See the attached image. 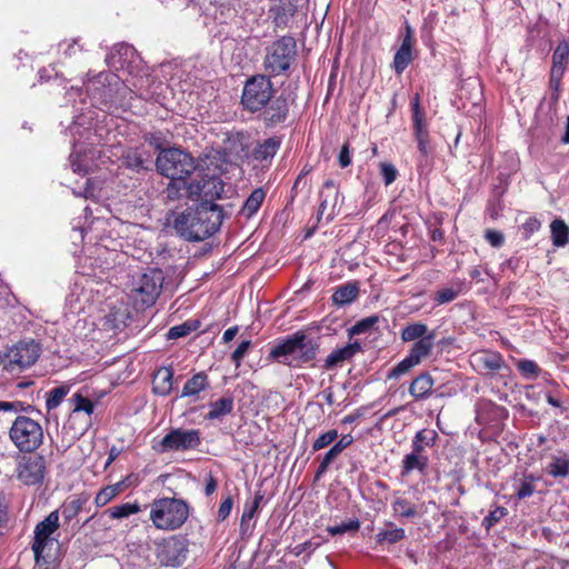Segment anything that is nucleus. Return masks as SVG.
<instances>
[{
    "mask_svg": "<svg viewBox=\"0 0 569 569\" xmlns=\"http://www.w3.org/2000/svg\"><path fill=\"white\" fill-rule=\"evenodd\" d=\"M10 440L24 453H32L43 442L41 425L26 416H18L9 430Z\"/></svg>",
    "mask_w": 569,
    "mask_h": 569,
    "instance_id": "1a4fd4ad",
    "label": "nucleus"
},
{
    "mask_svg": "<svg viewBox=\"0 0 569 569\" xmlns=\"http://www.w3.org/2000/svg\"><path fill=\"white\" fill-rule=\"evenodd\" d=\"M140 510H141L140 505L137 501H134V502H124L121 505L113 506V507L109 508L107 510V512L111 519H122V518H127L131 515H136V513L140 512Z\"/></svg>",
    "mask_w": 569,
    "mask_h": 569,
    "instance_id": "37998d69",
    "label": "nucleus"
},
{
    "mask_svg": "<svg viewBox=\"0 0 569 569\" xmlns=\"http://www.w3.org/2000/svg\"><path fill=\"white\" fill-rule=\"evenodd\" d=\"M272 94L273 88L270 77L256 74L246 81L241 103L250 112L261 111L269 103Z\"/></svg>",
    "mask_w": 569,
    "mask_h": 569,
    "instance_id": "9d476101",
    "label": "nucleus"
},
{
    "mask_svg": "<svg viewBox=\"0 0 569 569\" xmlns=\"http://www.w3.org/2000/svg\"><path fill=\"white\" fill-rule=\"evenodd\" d=\"M258 511L257 505H251L247 502L243 508V512L241 516L240 529L242 532H247L253 526H250V521L254 518Z\"/></svg>",
    "mask_w": 569,
    "mask_h": 569,
    "instance_id": "680f3d73",
    "label": "nucleus"
},
{
    "mask_svg": "<svg viewBox=\"0 0 569 569\" xmlns=\"http://www.w3.org/2000/svg\"><path fill=\"white\" fill-rule=\"evenodd\" d=\"M429 467V457L427 455L416 453L413 451L403 456L400 466V475L407 477L413 471H418L421 476L427 473Z\"/></svg>",
    "mask_w": 569,
    "mask_h": 569,
    "instance_id": "a878e982",
    "label": "nucleus"
},
{
    "mask_svg": "<svg viewBox=\"0 0 569 569\" xmlns=\"http://www.w3.org/2000/svg\"><path fill=\"white\" fill-rule=\"evenodd\" d=\"M69 402L71 403V412L68 423L76 430V433L83 436L92 425L91 416L96 403L81 392L73 393Z\"/></svg>",
    "mask_w": 569,
    "mask_h": 569,
    "instance_id": "4468645a",
    "label": "nucleus"
},
{
    "mask_svg": "<svg viewBox=\"0 0 569 569\" xmlns=\"http://www.w3.org/2000/svg\"><path fill=\"white\" fill-rule=\"evenodd\" d=\"M378 320H379L378 316H371V317L361 319L360 321H358L356 325H353L350 328L349 332H350V335L365 333V332L369 331L378 322Z\"/></svg>",
    "mask_w": 569,
    "mask_h": 569,
    "instance_id": "e2e57ef3",
    "label": "nucleus"
},
{
    "mask_svg": "<svg viewBox=\"0 0 569 569\" xmlns=\"http://www.w3.org/2000/svg\"><path fill=\"white\" fill-rule=\"evenodd\" d=\"M517 369L523 378H537L541 373L539 366L530 359H520L517 361Z\"/></svg>",
    "mask_w": 569,
    "mask_h": 569,
    "instance_id": "603ef678",
    "label": "nucleus"
},
{
    "mask_svg": "<svg viewBox=\"0 0 569 569\" xmlns=\"http://www.w3.org/2000/svg\"><path fill=\"white\" fill-rule=\"evenodd\" d=\"M320 204L318 214L321 217L323 214L327 216V219L330 220L333 216L340 211V193L332 180H327L322 190L320 191Z\"/></svg>",
    "mask_w": 569,
    "mask_h": 569,
    "instance_id": "f3484780",
    "label": "nucleus"
},
{
    "mask_svg": "<svg viewBox=\"0 0 569 569\" xmlns=\"http://www.w3.org/2000/svg\"><path fill=\"white\" fill-rule=\"evenodd\" d=\"M33 407L30 405L24 406L21 401H0V411L4 412H30Z\"/></svg>",
    "mask_w": 569,
    "mask_h": 569,
    "instance_id": "69168bd1",
    "label": "nucleus"
},
{
    "mask_svg": "<svg viewBox=\"0 0 569 569\" xmlns=\"http://www.w3.org/2000/svg\"><path fill=\"white\" fill-rule=\"evenodd\" d=\"M46 475V460L40 455H23L19 457L16 477L26 486L41 485Z\"/></svg>",
    "mask_w": 569,
    "mask_h": 569,
    "instance_id": "dca6fc26",
    "label": "nucleus"
},
{
    "mask_svg": "<svg viewBox=\"0 0 569 569\" xmlns=\"http://www.w3.org/2000/svg\"><path fill=\"white\" fill-rule=\"evenodd\" d=\"M223 221L222 208L216 203L201 202L181 212H172L168 222L188 241H202L219 231Z\"/></svg>",
    "mask_w": 569,
    "mask_h": 569,
    "instance_id": "f257e3e1",
    "label": "nucleus"
},
{
    "mask_svg": "<svg viewBox=\"0 0 569 569\" xmlns=\"http://www.w3.org/2000/svg\"><path fill=\"white\" fill-rule=\"evenodd\" d=\"M201 445V432L198 429H171L160 441L159 451H190Z\"/></svg>",
    "mask_w": 569,
    "mask_h": 569,
    "instance_id": "ddd939ff",
    "label": "nucleus"
},
{
    "mask_svg": "<svg viewBox=\"0 0 569 569\" xmlns=\"http://www.w3.org/2000/svg\"><path fill=\"white\" fill-rule=\"evenodd\" d=\"M508 515L507 508L502 506H497L493 510L482 519V527L486 530H490L493 526H496L503 517Z\"/></svg>",
    "mask_w": 569,
    "mask_h": 569,
    "instance_id": "6e6d98bb",
    "label": "nucleus"
},
{
    "mask_svg": "<svg viewBox=\"0 0 569 569\" xmlns=\"http://www.w3.org/2000/svg\"><path fill=\"white\" fill-rule=\"evenodd\" d=\"M201 326V321L198 319H189L180 325L171 327L167 332V339L176 340L179 338L187 337L191 332L198 330Z\"/></svg>",
    "mask_w": 569,
    "mask_h": 569,
    "instance_id": "a19ab883",
    "label": "nucleus"
},
{
    "mask_svg": "<svg viewBox=\"0 0 569 569\" xmlns=\"http://www.w3.org/2000/svg\"><path fill=\"white\" fill-rule=\"evenodd\" d=\"M262 120L267 127H274L282 123L289 112V101L283 94L271 98L269 103L261 110Z\"/></svg>",
    "mask_w": 569,
    "mask_h": 569,
    "instance_id": "a211bd4d",
    "label": "nucleus"
},
{
    "mask_svg": "<svg viewBox=\"0 0 569 569\" xmlns=\"http://www.w3.org/2000/svg\"><path fill=\"white\" fill-rule=\"evenodd\" d=\"M435 380L429 372L417 376L409 386V393L415 400H425L430 397Z\"/></svg>",
    "mask_w": 569,
    "mask_h": 569,
    "instance_id": "473e14b6",
    "label": "nucleus"
},
{
    "mask_svg": "<svg viewBox=\"0 0 569 569\" xmlns=\"http://www.w3.org/2000/svg\"><path fill=\"white\" fill-rule=\"evenodd\" d=\"M251 346L250 340H243L240 342V345L236 348V350L231 353V361L234 363V366L238 368L240 367L246 353L248 352L249 348Z\"/></svg>",
    "mask_w": 569,
    "mask_h": 569,
    "instance_id": "338daca9",
    "label": "nucleus"
},
{
    "mask_svg": "<svg viewBox=\"0 0 569 569\" xmlns=\"http://www.w3.org/2000/svg\"><path fill=\"white\" fill-rule=\"evenodd\" d=\"M473 361L479 370L486 373H495L506 367L505 359L500 352L485 350L473 355Z\"/></svg>",
    "mask_w": 569,
    "mask_h": 569,
    "instance_id": "393cba45",
    "label": "nucleus"
},
{
    "mask_svg": "<svg viewBox=\"0 0 569 569\" xmlns=\"http://www.w3.org/2000/svg\"><path fill=\"white\" fill-rule=\"evenodd\" d=\"M416 366H418V363L409 355H407L400 362H398L387 372V379H398Z\"/></svg>",
    "mask_w": 569,
    "mask_h": 569,
    "instance_id": "3c124183",
    "label": "nucleus"
},
{
    "mask_svg": "<svg viewBox=\"0 0 569 569\" xmlns=\"http://www.w3.org/2000/svg\"><path fill=\"white\" fill-rule=\"evenodd\" d=\"M319 348L318 339L306 335L303 331H296L278 340L270 349L268 359L298 369L311 365L317 358Z\"/></svg>",
    "mask_w": 569,
    "mask_h": 569,
    "instance_id": "7ed1b4c3",
    "label": "nucleus"
},
{
    "mask_svg": "<svg viewBox=\"0 0 569 569\" xmlns=\"http://www.w3.org/2000/svg\"><path fill=\"white\" fill-rule=\"evenodd\" d=\"M429 331L427 325L422 322L409 323L401 329V340L405 342L418 341L425 338H429Z\"/></svg>",
    "mask_w": 569,
    "mask_h": 569,
    "instance_id": "4c0bfd02",
    "label": "nucleus"
},
{
    "mask_svg": "<svg viewBox=\"0 0 569 569\" xmlns=\"http://www.w3.org/2000/svg\"><path fill=\"white\" fill-rule=\"evenodd\" d=\"M206 189L203 190V201L212 203V200L221 198L224 191V184L221 179L217 177H208L204 179Z\"/></svg>",
    "mask_w": 569,
    "mask_h": 569,
    "instance_id": "58836bf2",
    "label": "nucleus"
},
{
    "mask_svg": "<svg viewBox=\"0 0 569 569\" xmlns=\"http://www.w3.org/2000/svg\"><path fill=\"white\" fill-rule=\"evenodd\" d=\"M339 435L336 429H330L323 433H321L313 442H312V451H319L338 439Z\"/></svg>",
    "mask_w": 569,
    "mask_h": 569,
    "instance_id": "13d9d810",
    "label": "nucleus"
},
{
    "mask_svg": "<svg viewBox=\"0 0 569 569\" xmlns=\"http://www.w3.org/2000/svg\"><path fill=\"white\" fill-rule=\"evenodd\" d=\"M149 519L153 527L162 531L180 529L189 518V503L179 498L163 497L154 499L150 506Z\"/></svg>",
    "mask_w": 569,
    "mask_h": 569,
    "instance_id": "20e7f679",
    "label": "nucleus"
},
{
    "mask_svg": "<svg viewBox=\"0 0 569 569\" xmlns=\"http://www.w3.org/2000/svg\"><path fill=\"white\" fill-rule=\"evenodd\" d=\"M68 386H59L49 390L46 395V407L48 410H53L60 406L63 398L69 393Z\"/></svg>",
    "mask_w": 569,
    "mask_h": 569,
    "instance_id": "de8ad7c7",
    "label": "nucleus"
},
{
    "mask_svg": "<svg viewBox=\"0 0 569 569\" xmlns=\"http://www.w3.org/2000/svg\"><path fill=\"white\" fill-rule=\"evenodd\" d=\"M209 411L204 416L209 421H221L224 417L232 413L234 408V400L231 395H226L214 401L208 403Z\"/></svg>",
    "mask_w": 569,
    "mask_h": 569,
    "instance_id": "cd10ccee",
    "label": "nucleus"
},
{
    "mask_svg": "<svg viewBox=\"0 0 569 569\" xmlns=\"http://www.w3.org/2000/svg\"><path fill=\"white\" fill-rule=\"evenodd\" d=\"M210 386L208 375L203 371L194 373L183 385L180 393L181 398H192L193 400L200 399V393L206 391Z\"/></svg>",
    "mask_w": 569,
    "mask_h": 569,
    "instance_id": "bb28decb",
    "label": "nucleus"
},
{
    "mask_svg": "<svg viewBox=\"0 0 569 569\" xmlns=\"http://www.w3.org/2000/svg\"><path fill=\"white\" fill-rule=\"evenodd\" d=\"M91 104L108 111L129 108L133 90L114 72H100L86 84Z\"/></svg>",
    "mask_w": 569,
    "mask_h": 569,
    "instance_id": "f03ea898",
    "label": "nucleus"
},
{
    "mask_svg": "<svg viewBox=\"0 0 569 569\" xmlns=\"http://www.w3.org/2000/svg\"><path fill=\"white\" fill-rule=\"evenodd\" d=\"M158 172L169 179L187 178L197 169L194 158L180 148L162 149L156 160Z\"/></svg>",
    "mask_w": 569,
    "mask_h": 569,
    "instance_id": "0eeeda50",
    "label": "nucleus"
},
{
    "mask_svg": "<svg viewBox=\"0 0 569 569\" xmlns=\"http://www.w3.org/2000/svg\"><path fill=\"white\" fill-rule=\"evenodd\" d=\"M359 291V284L356 281H349L338 286L331 296L332 305L337 307L350 305L358 298Z\"/></svg>",
    "mask_w": 569,
    "mask_h": 569,
    "instance_id": "2f4dec72",
    "label": "nucleus"
},
{
    "mask_svg": "<svg viewBox=\"0 0 569 569\" xmlns=\"http://www.w3.org/2000/svg\"><path fill=\"white\" fill-rule=\"evenodd\" d=\"M264 198L266 191L262 188L254 189L246 199L240 210V213L247 219L252 218L260 209L261 204L264 201Z\"/></svg>",
    "mask_w": 569,
    "mask_h": 569,
    "instance_id": "c9c22d12",
    "label": "nucleus"
},
{
    "mask_svg": "<svg viewBox=\"0 0 569 569\" xmlns=\"http://www.w3.org/2000/svg\"><path fill=\"white\" fill-rule=\"evenodd\" d=\"M361 351V345L358 341L349 342L343 347H339L330 352L322 365L325 370H333L342 367L346 361L351 360L358 352Z\"/></svg>",
    "mask_w": 569,
    "mask_h": 569,
    "instance_id": "4be33fe9",
    "label": "nucleus"
},
{
    "mask_svg": "<svg viewBox=\"0 0 569 569\" xmlns=\"http://www.w3.org/2000/svg\"><path fill=\"white\" fill-rule=\"evenodd\" d=\"M296 11L297 6L293 0H271L269 16L277 27H284Z\"/></svg>",
    "mask_w": 569,
    "mask_h": 569,
    "instance_id": "b1692460",
    "label": "nucleus"
},
{
    "mask_svg": "<svg viewBox=\"0 0 569 569\" xmlns=\"http://www.w3.org/2000/svg\"><path fill=\"white\" fill-rule=\"evenodd\" d=\"M188 553V540L172 536L157 543L156 557L162 566L179 567L183 563Z\"/></svg>",
    "mask_w": 569,
    "mask_h": 569,
    "instance_id": "2eb2a0df",
    "label": "nucleus"
},
{
    "mask_svg": "<svg viewBox=\"0 0 569 569\" xmlns=\"http://www.w3.org/2000/svg\"><path fill=\"white\" fill-rule=\"evenodd\" d=\"M435 338L436 332L431 331L429 333V338L416 341L411 346L408 355L419 365L423 359L429 357V355L431 353L435 345Z\"/></svg>",
    "mask_w": 569,
    "mask_h": 569,
    "instance_id": "f704fd0d",
    "label": "nucleus"
},
{
    "mask_svg": "<svg viewBox=\"0 0 569 569\" xmlns=\"http://www.w3.org/2000/svg\"><path fill=\"white\" fill-rule=\"evenodd\" d=\"M82 509V502L80 500H71L69 502H64L59 513L61 512L63 519L66 522H70L72 519H74L79 512Z\"/></svg>",
    "mask_w": 569,
    "mask_h": 569,
    "instance_id": "4d7b16f0",
    "label": "nucleus"
},
{
    "mask_svg": "<svg viewBox=\"0 0 569 569\" xmlns=\"http://www.w3.org/2000/svg\"><path fill=\"white\" fill-rule=\"evenodd\" d=\"M380 174L386 186L393 183L399 174L398 169L390 162L380 163Z\"/></svg>",
    "mask_w": 569,
    "mask_h": 569,
    "instance_id": "0e129e2a",
    "label": "nucleus"
},
{
    "mask_svg": "<svg viewBox=\"0 0 569 569\" xmlns=\"http://www.w3.org/2000/svg\"><path fill=\"white\" fill-rule=\"evenodd\" d=\"M106 63L109 68L117 71H127L129 74H138L142 69V59L129 43L116 44L111 52L106 57Z\"/></svg>",
    "mask_w": 569,
    "mask_h": 569,
    "instance_id": "f8f14e48",
    "label": "nucleus"
},
{
    "mask_svg": "<svg viewBox=\"0 0 569 569\" xmlns=\"http://www.w3.org/2000/svg\"><path fill=\"white\" fill-rule=\"evenodd\" d=\"M121 160L122 166L132 171L140 172L147 169L144 164L146 159L138 149L128 150L126 153H123Z\"/></svg>",
    "mask_w": 569,
    "mask_h": 569,
    "instance_id": "79ce46f5",
    "label": "nucleus"
},
{
    "mask_svg": "<svg viewBox=\"0 0 569 569\" xmlns=\"http://www.w3.org/2000/svg\"><path fill=\"white\" fill-rule=\"evenodd\" d=\"M91 284L92 282L86 279L84 283L77 281L70 288V292L67 297V303L72 312H86V306L90 303L93 297V289L91 288Z\"/></svg>",
    "mask_w": 569,
    "mask_h": 569,
    "instance_id": "6ab92c4d",
    "label": "nucleus"
},
{
    "mask_svg": "<svg viewBox=\"0 0 569 569\" xmlns=\"http://www.w3.org/2000/svg\"><path fill=\"white\" fill-rule=\"evenodd\" d=\"M204 177L192 179L191 181H187L184 179V193L186 198L191 200H197L198 198H203V190L206 189Z\"/></svg>",
    "mask_w": 569,
    "mask_h": 569,
    "instance_id": "8fccbe9b",
    "label": "nucleus"
},
{
    "mask_svg": "<svg viewBox=\"0 0 569 569\" xmlns=\"http://www.w3.org/2000/svg\"><path fill=\"white\" fill-rule=\"evenodd\" d=\"M413 137L417 142L416 168L420 177H428L435 167V148L423 120L419 96L411 101Z\"/></svg>",
    "mask_w": 569,
    "mask_h": 569,
    "instance_id": "423d86ee",
    "label": "nucleus"
},
{
    "mask_svg": "<svg viewBox=\"0 0 569 569\" xmlns=\"http://www.w3.org/2000/svg\"><path fill=\"white\" fill-rule=\"evenodd\" d=\"M539 480V477H536L532 473L523 475V478L519 481L516 487L515 495L518 499L522 500L529 498L535 492V481Z\"/></svg>",
    "mask_w": 569,
    "mask_h": 569,
    "instance_id": "49530a36",
    "label": "nucleus"
},
{
    "mask_svg": "<svg viewBox=\"0 0 569 569\" xmlns=\"http://www.w3.org/2000/svg\"><path fill=\"white\" fill-rule=\"evenodd\" d=\"M360 526H361V523H360L359 519L353 518V519H350L349 521L342 522L341 525H338V526H329L327 528V531L331 536H338V535H343L346 532H357L360 529Z\"/></svg>",
    "mask_w": 569,
    "mask_h": 569,
    "instance_id": "5fc2aeb1",
    "label": "nucleus"
},
{
    "mask_svg": "<svg viewBox=\"0 0 569 569\" xmlns=\"http://www.w3.org/2000/svg\"><path fill=\"white\" fill-rule=\"evenodd\" d=\"M173 389V370L160 367L152 377V392L160 397L168 396Z\"/></svg>",
    "mask_w": 569,
    "mask_h": 569,
    "instance_id": "c85d7f7f",
    "label": "nucleus"
},
{
    "mask_svg": "<svg viewBox=\"0 0 569 569\" xmlns=\"http://www.w3.org/2000/svg\"><path fill=\"white\" fill-rule=\"evenodd\" d=\"M507 410L489 399L481 398L476 402V421L479 425H489L505 418Z\"/></svg>",
    "mask_w": 569,
    "mask_h": 569,
    "instance_id": "412c9836",
    "label": "nucleus"
},
{
    "mask_svg": "<svg viewBox=\"0 0 569 569\" xmlns=\"http://www.w3.org/2000/svg\"><path fill=\"white\" fill-rule=\"evenodd\" d=\"M412 49L399 47L393 56L392 68L397 74H401L412 61Z\"/></svg>",
    "mask_w": 569,
    "mask_h": 569,
    "instance_id": "a18cd8bd",
    "label": "nucleus"
},
{
    "mask_svg": "<svg viewBox=\"0 0 569 569\" xmlns=\"http://www.w3.org/2000/svg\"><path fill=\"white\" fill-rule=\"evenodd\" d=\"M461 290H462L461 282L456 283V287L441 288L435 293L433 301L436 302V305H439V306L449 303V302L453 301L459 296Z\"/></svg>",
    "mask_w": 569,
    "mask_h": 569,
    "instance_id": "09e8293b",
    "label": "nucleus"
},
{
    "mask_svg": "<svg viewBox=\"0 0 569 569\" xmlns=\"http://www.w3.org/2000/svg\"><path fill=\"white\" fill-rule=\"evenodd\" d=\"M485 239L493 248H500L505 243V236L501 231L495 229H487L485 231Z\"/></svg>",
    "mask_w": 569,
    "mask_h": 569,
    "instance_id": "774afa93",
    "label": "nucleus"
},
{
    "mask_svg": "<svg viewBox=\"0 0 569 569\" xmlns=\"http://www.w3.org/2000/svg\"><path fill=\"white\" fill-rule=\"evenodd\" d=\"M551 240L555 247H565L569 242V227L561 219H556L550 224Z\"/></svg>",
    "mask_w": 569,
    "mask_h": 569,
    "instance_id": "ea45409f",
    "label": "nucleus"
},
{
    "mask_svg": "<svg viewBox=\"0 0 569 569\" xmlns=\"http://www.w3.org/2000/svg\"><path fill=\"white\" fill-rule=\"evenodd\" d=\"M353 442V437L351 435H343L341 438L336 441L331 448L323 455L321 461L315 473V481H318L322 478V476L328 471L330 465L336 460V458L351 443Z\"/></svg>",
    "mask_w": 569,
    "mask_h": 569,
    "instance_id": "5701e85b",
    "label": "nucleus"
},
{
    "mask_svg": "<svg viewBox=\"0 0 569 569\" xmlns=\"http://www.w3.org/2000/svg\"><path fill=\"white\" fill-rule=\"evenodd\" d=\"M388 527L386 530L380 531L377 533V542H389V543H396L406 537L405 529L398 528L395 526L393 522L389 521L386 523Z\"/></svg>",
    "mask_w": 569,
    "mask_h": 569,
    "instance_id": "c03bdc74",
    "label": "nucleus"
},
{
    "mask_svg": "<svg viewBox=\"0 0 569 569\" xmlns=\"http://www.w3.org/2000/svg\"><path fill=\"white\" fill-rule=\"evenodd\" d=\"M184 179L186 178L170 179V182L166 188V194L169 200L173 201L186 197Z\"/></svg>",
    "mask_w": 569,
    "mask_h": 569,
    "instance_id": "864d4df0",
    "label": "nucleus"
},
{
    "mask_svg": "<svg viewBox=\"0 0 569 569\" xmlns=\"http://www.w3.org/2000/svg\"><path fill=\"white\" fill-rule=\"evenodd\" d=\"M281 144L282 138L279 136H272L268 139L257 142L256 147L252 149L251 157L262 167H268L279 151Z\"/></svg>",
    "mask_w": 569,
    "mask_h": 569,
    "instance_id": "aec40b11",
    "label": "nucleus"
},
{
    "mask_svg": "<svg viewBox=\"0 0 569 569\" xmlns=\"http://www.w3.org/2000/svg\"><path fill=\"white\" fill-rule=\"evenodd\" d=\"M437 440L438 433L433 429H421L412 438L411 451L426 455V449L432 448Z\"/></svg>",
    "mask_w": 569,
    "mask_h": 569,
    "instance_id": "72a5a7b5",
    "label": "nucleus"
},
{
    "mask_svg": "<svg viewBox=\"0 0 569 569\" xmlns=\"http://www.w3.org/2000/svg\"><path fill=\"white\" fill-rule=\"evenodd\" d=\"M164 274L159 268H149L133 277L128 287V299L137 311L152 307L163 288Z\"/></svg>",
    "mask_w": 569,
    "mask_h": 569,
    "instance_id": "39448f33",
    "label": "nucleus"
},
{
    "mask_svg": "<svg viewBox=\"0 0 569 569\" xmlns=\"http://www.w3.org/2000/svg\"><path fill=\"white\" fill-rule=\"evenodd\" d=\"M400 47L412 49L415 44V30L406 20L399 30Z\"/></svg>",
    "mask_w": 569,
    "mask_h": 569,
    "instance_id": "052dcab7",
    "label": "nucleus"
},
{
    "mask_svg": "<svg viewBox=\"0 0 569 569\" xmlns=\"http://www.w3.org/2000/svg\"><path fill=\"white\" fill-rule=\"evenodd\" d=\"M92 156L89 157V153L86 149H83L82 144L79 142L73 143V149L70 154V166L74 173L84 176L89 173L92 169Z\"/></svg>",
    "mask_w": 569,
    "mask_h": 569,
    "instance_id": "7c9ffc66",
    "label": "nucleus"
},
{
    "mask_svg": "<svg viewBox=\"0 0 569 569\" xmlns=\"http://www.w3.org/2000/svg\"><path fill=\"white\" fill-rule=\"evenodd\" d=\"M41 353V346L33 339L19 341L4 353L7 371H22L36 363Z\"/></svg>",
    "mask_w": 569,
    "mask_h": 569,
    "instance_id": "9b49d317",
    "label": "nucleus"
},
{
    "mask_svg": "<svg viewBox=\"0 0 569 569\" xmlns=\"http://www.w3.org/2000/svg\"><path fill=\"white\" fill-rule=\"evenodd\" d=\"M297 54V43L293 37L283 36L266 48L263 68L269 77L286 72Z\"/></svg>",
    "mask_w": 569,
    "mask_h": 569,
    "instance_id": "6e6552de",
    "label": "nucleus"
},
{
    "mask_svg": "<svg viewBox=\"0 0 569 569\" xmlns=\"http://www.w3.org/2000/svg\"><path fill=\"white\" fill-rule=\"evenodd\" d=\"M393 515L398 518L412 519L419 517L421 512L418 507L406 498H397L391 503Z\"/></svg>",
    "mask_w": 569,
    "mask_h": 569,
    "instance_id": "e433bc0d",
    "label": "nucleus"
},
{
    "mask_svg": "<svg viewBox=\"0 0 569 569\" xmlns=\"http://www.w3.org/2000/svg\"><path fill=\"white\" fill-rule=\"evenodd\" d=\"M545 471L553 479H565L569 476V453L558 451L549 458Z\"/></svg>",
    "mask_w": 569,
    "mask_h": 569,
    "instance_id": "c756f323",
    "label": "nucleus"
},
{
    "mask_svg": "<svg viewBox=\"0 0 569 569\" xmlns=\"http://www.w3.org/2000/svg\"><path fill=\"white\" fill-rule=\"evenodd\" d=\"M569 60V42L561 40L552 53V63L566 66Z\"/></svg>",
    "mask_w": 569,
    "mask_h": 569,
    "instance_id": "bf43d9fd",
    "label": "nucleus"
}]
</instances>
